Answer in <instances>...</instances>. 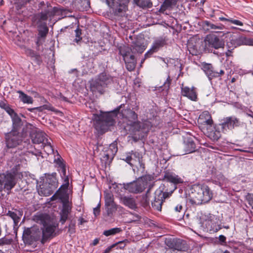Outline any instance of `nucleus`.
Wrapping results in <instances>:
<instances>
[{
  "label": "nucleus",
  "mask_w": 253,
  "mask_h": 253,
  "mask_svg": "<svg viewBox=\"0 0 253 253\" xmlns=\"http://www.w3.org/2000/svg\"><path fill=\"white\" fill-rule=\"evenodd\" d=\"M113 83V78L105 72L99 74L90 83V88L94 94H103L105 88Z\"/></svg>",
  "instance_id": "nucleus-5"
},
{
  "label": "nucleus",
  "mask_w": 253,
  "mask_h": 253,
  "mask_svg": "<svg viewBox=\"0 0 253 253\" xmlns=\"http://www.w3.org/2000/svg\"><path fill=\"white\" fill-rule=\"evenodd\" d=\"M24 132L11 131L6 135V144L8 147L12 148L18 145L22 140Z\"/></svg>",
  "instance_id": "nucleus-12"
},
{
  "label": "nucleus",
  "mask_w": 253,
  "mask_h": 253,
  "mask_svg": "<svg viewBox=\"0 0 253 253\" xmlns=\"http://www.w3.org/2000/svg\"><path fill=\"white\" fill-rule=\"evenodd\" d=\"M126 64V69L128 71H132L134 70L136 62H128V59L127 58L124 59Z\"/></svg>",
  "instance_id": "nucleus-42"
},
{
  "label": "nucleus",
  "mask_w": 253,
  "mask_h": 253,
  "mask_svg": "<svg viewBox=\"0 0 253 253\" xmlns=\"http://www.w3.org/2000/svg\"><path fill=\"white\" fill-rule=\"evenodd\" d=\"M106 1V3H107V4L110 7H114L115 5V2H114V1L115 0H105Z\"/></svg>",
  "instance_id": "nucleus-52"
},
{
  "label": "nucleus",
  "mask_w": 253,
  "mask_h": 253,
  "mask_svg": "<svg viewBox=\"0 0 253 253\" xmlns=\"http://www.w3.org/2000/svg\"><path fill=\"white\" fill-rule=\"evenodd\" d=\"M70 213V212L61 211L60 214V222L62 223V224H63L67 219L68 217V215Z\"/></svg>",
  "instance_id": "nucleus-44"
},
{
  "label": "nucleus",
  "mask_w": 253,
  "mask_h": 253,
  "mask_svg": "<svg viewBox=\"0 0 253 253\" xmlns=\"http://www.w3.org/2000/svg\"><path fill=\"white\" fill-rule=\"evenodd\" d=\"M133 2L137 6L142 8H150L152 6L151 0H133Z\"/></svg>",
  "instance_id": "nucleus-28"
},
{
  "label": "nucleus",
  "mask_w": 253,
  "mask_h": 253,
  "mask_svg": "<svg viewBox=\"0 0 253 253\" xmlns=\"http://www.w3.org/2000/svg\"><path fill=\"white\" fill-rule=\"evenodd\" d=\"M220 125L223 129H232L235 127L240 125L239 119L235 116L227 117L223 118L221 122Z\"/></svg>",
  "instance_id": "nucleus-14"
},
{
  "label": "nucleus",
  "mask_w": 253,
  "mask_h": 253,
  "mask_svg": "<svg viewBox=\"0 0 253 253\" xmlns=\"http://www.w3.org/2000/svg\"><path fill=\"white\" fill-rule=\"evenodd\" d=\"M181 94L192 101H196L197 99V95L194 87L190 88L187 86L182 85L181 87Z\"/></svg>",
  "instance_id": "nucleus-18"
},
{
  "label": "nucleus",
  "mask_w": 253,
  "mask_h": 253,
  "mask_svg": "<svg viewBox=\"0 0 253 253\" xmlns=\"http://www.w3.org/2000/svg\"><path fill=\"white\" fill-rule=\"evenodd\" d=\"M206 46L218 49L223 47L224 43L222 40L214 35H208L205 39Z\"/></svg>",
  "instance_id": "nucleus-15"
},
{
  "label": "nucleus",
  "mask_w": 253,
  "mask_h": 253,
  "mask_svg": "<svg viewBox=\"0 0 253 253\" xmlns=\"http://www.w3.org/2000/svg\"><path fill=\"white\" fill-rule=\"evenodd\" d=\"M187 47L190 54L193 55H196L200 52V43L196 42L194 43L192 42H188Z\"/></svg>",
  "instance_id": "nucleus-26"
},
{
  "label": "nucleus",
  "mask_w": 253,
  "mask_h": 253,
  "mask_svg": "<svg viewBox=\"0 0 253 253\" xmlns=\"http://www.w3.org/2000/svg\"><path fill=\"white\" fill-rule=\"evenodd\" d=\"M122 231V230L121 228L116 227L104 231L103 232V235H104L106 236L114 235L116 234L120 233Z\"/></svg>",
  "instance_id": "nucleus-37"
},
{
  "label": "nucleus",
  "mask_w": 253,
  "mask_h": 253,
  "mask_svg": "<svg viewBox=\"0 0 253 253\" xmlns=\"http://www.w3.org/2000/svg\"><path fill=\"white\" fill-rule=\"evenodd\" d=\"M202 69L210 80H211L214 77H219L218 71L213 70L211 64L203 63Z\"/></svg>",
  "instance_id": "nucleus-20"
},
{
  "label": "nucleus",
  "mask_w": 253,
  "mask_h": 253,
  "mask_svg": "<svg viewBox=\"0 0 253 253\" xmlns=\"http://www.w3.org/2000/svg\"><path fill=\"white\" fill-rule=\"evenodd\" d=\"M130 125L131 126V128L134 132L140 131L143 127L142 124L139 122L134 121L131 123Z\"/></svg>",
  "instance_id": "nucleus-41"
},
{
  "label": "nucleus",
  "mask_w": 253,
  "mask_h": 253,
  "mask_svg": "<svg viewBox=\"0 0 253 253\" xmlns=\"http://www.w3.org/2000/svg\"><path fill=\"white\" fill-rule=\"evenodd\" d=\"M153 179L152 175H145L139 177L136 181L124 184V188L130 193H140L144 190L148 184L151 183Z\"/></svg>",
  "instance_id": "nucleus-7"
},
{
  "label": "nucleus",
  "mask_w": 253,
  "mask_h": 253,
  "mask_svg": "<svg viewBox=\"0 0 253 253\" xmlns=\"http://www.w3.org/2000/svg\"><path fill=\"white\" fill-rule=\"evenodd\" d=\"M100 204H98L96 208H93V213L95 216L98 215L100 213Z\"/></svg>",
  "instance_id": "nucleus-50"
},
{
  "label": "nucleus",
  "mask_w": 253,
  "mask_h": 253,
  "mask_svg": "<svg viewBox=\"0 0 253 253\" xmlns=\"http://www.w3.org/2000/svg\"><path fill=\"white\" fill-rule=\"evenodd\" d=\"M212 120L211 119V117L210 116V118H208L207 119H205L202 121V123L206 124L208 125L211 126L212 124Z\"/></svg>",
  "instance_id": "nucleus-51"
},
{
  "label": "nucleus",
  "mask_w": 253,
  "mask_h": 253,
  "mask_svg": "<svg viewBox=\"0 0 253 253\" xmlns=\"http://www.w3.org/2000/svg\"><path fill=\"white\" fill-rule=\"evenodd\" d=\"M23 238L25 241L30 244L34 242L42 240V234L41 230L37 227H33L24 230L23 234Z\"/></svg>",
  "instance_id": "nucleus-11"
},
{
  "label": "nucleus",
  "mask_w": 253,
  "mask_h": 253,
  "mask_svg": "<svg viewBox=\"0 0 253 253\" xmlns=\"http://www.w3.org/2000/svg\"><path fill=\"white\" fill-rule=\"evenodd\" d=\"M210 114L207 111H205L203 112L199 116V119L201 120H204L207 119L208 118H210Z\"/></svg>",
  "instance_id": "nucleus-49"
},
{
  "label": "nucleus",
  "mask_w": 253,
  "mask_h": 253,
  "mask_svg": "<svg viewBox=\"0 0 253 253\" xmlns=\"http://www.w3.org/2000/svg\"><path fill=\"white\" fill-rule=\"evenodd\" d=\"M22 49H23L25 53L30 57H31L33 59L36 60H39L40 59V55L37 54L35 51H34L33 50L26 47L25 46L23 47Z\"/></svg>",
  "instance_id": "nucleus-31"
},
{
  "label": "nucleus",
  "mask_w": 253,
  "mask_h": 253,
  "mask_svg": "<svg viewBox=\"0 0 253 253\" xmlns=\"http://www.w3.org/2000/svg\"><path fill=\"white\" fill-rule=\"evenodd\" d=\"M116 246V244H114L112 246L107 248L104 251V253H109V252H110L111 249L115 247Z\"/></svg>",
  "instance_id": "nucleus-59"
},
{
  "label": "nucleus",
  "mask_w": 253,
  "mask_h": 253,
  "mask_svg": "<svg viewBox=\"0 0 253 253\" xmlns=\"http://www.w3.org/2000/svg\"><path fill=\"white\" fill-rule=\"evenodd\" d=\"M10 107L8 105L5 104L3 102H0V107L3 109L5 111L6 110V108Z\"/></svg>",
  "instance_id": "nucleus-55"
},
{
  "label": "nucleus",
  "mask_w": 253,
  "mask_h": 253,
  "mask_svg": "<svg viewBox=\"0 0 253 253\" xmlns=\"http://www.w3.org/2000/svg\"><path fill=\"white\" fill-rule=\"evenodd\" d=\"M122 160L132 168L136 167L141 173L144 172L145 164L143 162L142 156L139 152L132 151L124 155Z\"/></svg>",
  "instance_id": "nucleus-8"
},
{
  "label": "nucleus",
  "mask_w": 253,
  "mask_h": 253,
  "mask_svg": "<svg viewBox=\"0 0 253 253\" xmlns=\"http://www.w3.org/2000/svg\"><path fill=\"white\" fill-rule=\"evenodd\" d=\"M8 164L12 168V169L10 172L0 174V182L3 186V188L10 190L14 187L17 178H20L21 174L18 171L20 164L16 156L13 157Z\"/></svg>",
  "instance_id": "nucleus-3"
},
{
  "label": "nucleus",
  "mask_w": 253,
  "mask_h": 253,
  "mask_svg": "<svg viewBox=\"0 0 253 253\" xmlns=\"http://www.w3.org/2000/svg\"><path fill=\"white\" fill-rule=\"evenodd\" d=\"M66 194L65 190L59 189L51 198V201L57 199L61 200L63 203L62 211L70 212L71 207L68 201L66 200Z\"/></svg>",
  "instance_id": "nucleus-13"
},
{
  "label": "nucleus",
  "mask_w": 253,
  "mask_h": 253,
  "mask_svg": "<svg viewBox=\"0 0 253 253\" xmlns=\"http://www.w3.org/2000/svg\"><path fill=\"white\" fill-rule=\"evenodd\" d=\"M188 197L191 204L200 205L210 201L212 193L206 185H194L188 191Z\"/></svg>",
  "instance_id": "nucleus-4"
},
{
  "label": "nucleus",
  "mask_w": 253,
  "mask_h": 253,
  "mask_svg": "<svg viewBox=\"0 0 253 253\" xmlns=\"http://www.w3.org/2000/svg\"><path fill=\"white\" fill-rule=\"evenodd\" d=\"M105 207L106 213L104 214V218L106 221H109L112 219L113 214L116 211L118 208H122L116 203L106 205Z\"/></svg>",
  "instance_id": "nucleus-17"
},
{
  "label": "nucleus",
  "mask_w": 253,
  "mask_h": 253,
  "mask_svg": "<svg viewBox=\"0 0 253 253\" xmlns=\"http://www.w3.org/2000/svg\"><path fill=\"white\" fill-rule=\"evenodd\" d=\"M248 202H249V205L252 207V208L253 209V197H251L249 198L248 199Z\"/></svg>",
  "instance_id": "nucleus-58"
},
{
  "label": "nucleus",
  "mask_w": 253,
  "mask_h": 253,
  "mask_svg": "<svg viewBox=\"0 0 253 253\" xmlns=\"http://www.w3.org/2000/svg\"><path fill=\"white\" fill-rule=\"evenodd\" d=\"M165 179L171 183L174 184L182 183L183 180L177 175L172 173H168L165 175Z\"/></svg>",
  "instance_id": "nucleus-25"
},
{
  "label": "nucleus",
  "mask_w": 253,
  "mask_h": 253,
  "mask_svg": "<svg viewBox=\"0 0 253 253\" xmlns=\"http://www.w3.org/2000/svg\"><path fill=\"white\" fill-rule=\"evenodd\" d=\"M58 182L55 177L51 176L46 179V181L39 190L40 195L48 196L57 188Z\"/></svg>",
  "instance_id": "nucleus-10"
},
{
  "label": "nucleus",
  "mask_w": 253,
  "mask_h": 253,
  "mask_svg": "<svg viewBox=\"0 0 253 253\" xmlns=\"http://www.w3.org/2000/svg\"><path fill=\"white\" fill-rule=\"evenodd\" d=\"M132 53H142L145 49V46L139 41H136L132 45Z\"/></svg>",
  "instance_id": "nucleus-27"
},
{
  "label": "nucleus",
  "mask_w": 253,
  "mask_h": 253,
  "mask_svg": "<svg viewBox=\"0 0 253 253\" xmlns=\"http://www.w3.org/2000/svg\"><path fill=\"white\" fill-rule=\"evenodd\" d=\"M75 32H76V37L80 38V36L81 34V31L79 29H77V30H76Z\"/></svg>",
  "instance_id": "nucleus-61"
},
{
  "label": "nucleus",
  "mask_w": 253,
  "mask_h": 253,
  "mask_svg": "<svg viewBox=\"0 0 253 253\" xmlns=\"http://www.w3.org/2000/svg\"><path fill=\"white\" fill-rule=\"evenodd\" d=\"M39 222L42 225V238L41 242L44 244L46 240L55 236V230L57 225L53 222L47 214H42L39 217Z\"/></svg>",
  "instance_id": "nucleus-6"
},
{
  "label": "nucleus",
  "mask_w": 253,
  "mask_h": 253,
  "mask_svg": "<svg viewBox=\"0 0 253 253\" xmlns=\"http://www.w3.org/2000/svg\"><path fill=\"white\" fill-rule=\"evenodd\" d=\"M117 151L118 148L117 144L115 143H113L110 145L108 152L106 154V156L108 158H109L110 156L113 157L116 155Z\"/></svg>",
  "instance_id": "nucleus-33"
},
{
  "label": "nucleus",
  "mask_w": 253,
  "mask_h": 253,
  "mask_svg": "<svg viewBox=\"0 0 253 253\" xmlns=\"http://www.w3.org/2000/svg\"><path fill=\"white\" fill-rule=\"evenodd\" d=\"M238 44H246L253 45V39H247L244 37H241L237 39Z\"/></svg>",
  "instance_id": "nucleus-35"
},
{
  "label": "nucleus",
  "mask_w": 253,
  "mask_h": 253,
  "mask_svg": "<svg viewBox=\"0 0 253 253\" xmlns=\"http://www.w3.org/2000/svg\"><path fill=\"white\" fill-rule=\"evenodd\" d=\"M170 78L169 77L167 80L166 81V82H165L164 83V86L166 87H169V84H170Z\"/></svg>",
  "instance_id": "nucleus-56"
},
{
  "label": "nucleus",
  "mask_w": 253,
  "mask_h": 253,
  "mask_svg": "<svg viewBox=\"0 0 253 253\" xmlns=\"http://www.w3.org/2000/svg\"><path fill=\"white\" fill-rule=\"evenodd\" d=\"M172 208L174 209V211L177 212L182 213L184 212V209H183L182 204L179 202H176L172 204Z\"/></svg>",
  "instance_id": "nucleus-40"
},
{
  "label": "nucleus",
  "mask_w": 253,
  "mask_h": 253,
  "mask_svg": "<svg viewBox=\"0 0 253 253\" xmlns=\"http://www.w3.org/2000/svg\"><path fill=\"white\" fill-rule=\"evenodd\" d=\"M128 0H121L120 2L119 3V6L118 9V13H121L124 10H125L126 8V4L128 3Z\"/></svg>",
  "instance_id": "nucleus-46"
},
{
  "label": "nucleus",
  "mask_w": 253,
  "mask_h": 253,
  "mask_svg": "<svg viewBox=\"0 0 253 253\" xmlns=\"http://www.w3.org/2000/svg\"><path fill=\"white\" fill-rule=\"evenodd\" d=\"M12 129L11 131L16 132H23V122L21 118L17 116L12 119Z\"/></svg>",
  "instance_id": "nucleus-23"
},
{
  "label": "nucleus",
  "mask_w": 253,
  "mask_h": 253,
  "mask_svg": "<svg viewBox=\"0 0 253 253\" xmlns=\"http://www.w3.org/2000/svg\"><path fill=\"white\" fill-rule=\"evenodd\" d=\"M28 110L29 111L32 112H34L36 110H38L39 112H42V107H35V108H28Z\"/></svg>",
  "instance_id": "nucleus-53"
},
{
  "label": "nucleus",
  "mask_w": 253,
  "mask_h": 253,
  "mask_svg": "<svg viewBox=\"0 0 253 253\" xmlns=\"http://www.w3.org/2000/svg\"><path fill=\"white\" fill-rule=\"evenodd\" d=\"M56 153H57V158H55L54 162L58 166V167L60 168L61 172L62 173L63 176H66V169L65 165L63 163V159L58 154L57 151H56Z\"/></svg>",
  "instance_id": "nucleus-29"
},
{
  "label": "nucleus",
  "mask_w": 253,
  "mask_h": 253,
  "mask_svg": "<svg viewBox=\"0 0 253 253\" xmlns=\"http://www.w3.org/2000/svg\"><path fill=\"white\" fill-rule=\"evenodd\" d=\"M41 107H42V111L43 109H46V110H52V111L53 110V107L49 105H44L42 106H41Z\"/></svg>",
  "instance_id": "nucleus-54"
},
{
  "label": "nucleus",
  "mask_w": 253,
  "mask_h": 253,
  "mask_svg": "<svg viewBox=\"0 0 253 253\" xmlns=\"http://www.w3.org/2000/svg\"><path fill=\"white\" fill-rule=\"evenodd\" d=\"M165 199L164 193L162 192L157 196H155L154 201L152 203V206L154 209L158 211H161L162 205Z\"/></svg>",
  "instance_id": "nucleus-22"
},
{
  "label": "nucleus",
  "mask_w": 253,
  "mask_h": 253,
  "mask_svg": "<svg viewBox=\"0 0 253 253\" xmlns=\"http://www.w3.org/2000/svg\"><path fill=\"white\" fill-rule=\"evenodd\" d=\"M219 19L222 21H226L230 22V23H231L234 25H237V26H242L243 25V23L241 21H240L238 20L233 19L231 18H227L224 17H219Z\"/></svg>",
  "instance_id": "nucleus-39"
},
{
  "label": "nucleus",
  "mask_w": 253,
  "mask_h": 253,
  "mask_svg": "<svg viewBox=\"0 0 253 253\" xmlns=\"http://www.w3.org/2000/svg\"><path fill=\"white\" fill-rule=\"evenodd\" d=\"M5 111L11 117V119L18 116L17 114L15 112L14 110L10 107L6 108Z\"/></svg>",
  "instance_id": "nucleus-47"
},
{
  "label": "nucleus",
  "mask_w": 253,
  "mask_h": 253,
  "mask_svg": "<svg viewBox=\"0 0 253 253\" xmlns=\"http://www.w3.org/2000/svg\"><path fill=\"white\" fill-rule=\"evenodd\" d=\"M98 242H99L98 239H95V240H94V241H93V245H97V244L98 243Z\"/></svg>",
  "instance_id": "nucleus-62"
},
{
  "label": "nucleus",
  "mask_w": 253,
  "mask_h": 253,
  "mask_svg": "<svg viewBox=\"0 0 253 253\" xmlns=\"http://www.w3.org/2000/svg\"><path fill=\"white\" fill-rule=\"evenodd\" d=\"M7 214L13 220V221L15 224L19 222L20 220V217L15 212L8 211Z\"/></svg>",
  "instance_id": "nucleus-45"
},
{
  "label": "nucleus",
  "mask_w": 253,
  "mask_h": 253,
  "mask_svg": "<svg viewBox=\"0 0 253 253\" xmlns=\"http://www.w3.org/2000/svg\"><path fill=\"white\" fill-rule=\"evenodd\" d=\"M105 206L115 204L114 196L111 192L105 193Z\"/></svg>",
  "instance_id": "nucleus-38"
},
{
  "label": "nucleus",
  "mask_w": 253,
  "mask_h": 253,
  "mask_svg": "<svg viewBox=\"0 0 253 253\" xmlns=\"http://www.w3.org/2000/svg\"><path fill=\"white\" fill-rule=\"evenodd\" d=\"M40 4L42 6V11L34 15L32 21L33 25L38 27L39 38H44L48 31L46 22L48 18L53 17L59 10L57 7H53L47 3L45 4L43 1L41 2Z\"/></svg>",
  "instance_id": "nucleus-2"
},
{
  "label": "nucleus",
  "mask_w": 253,
  "mask_h": 253,
  "mask_svg": "<svg viewBox=\"0 0 253 253\" xmlns=\"http://www.w3.org/2000/svg\"><path fill=\"white\" fill-rule=\"evenodd\" d=\"M40 39H41V38H39V37H38V40H37V42H36V44H37V45L38 46H40V44H41V43H40Z\"/></svg>",
  "instance_id": "nucleus-63"
},
{
  "label": "nucleus",
  "mask_w": 253,
  "mask_h": 253,
  "mask_svg": "<svg viewBox=\"0 0 253 253\" xmlns=\"http://www.w3.org/2000/svg\"><path fill=\"white\" fill-rule=\"evenodd\" d=\"M129 243L128 240L126 239L125 240L120 241L118 242L116 245H119L118 248L120 249H124L127 244Z\"/></svg>",
  "instance_id": "nucleus-48"
},
{
  "label": "nucleus",
  "mask_w": 253,
  "mask_h": 253,
  "mask_svg": "<svg viewBox=\"0 0 253 253\" xmlns=\"http://www.w3.org/2000/svg\"><path fill=\"white\" fill-rule=\"evenodd\" d=\"M50 141L51 139L49 138L48 140H45V142L42 144L44 151L47 155H50L54 153L53 147L51 145Z\"/></svg>",
  "instance_id": "nucleus-32"
},
{
  "label": "nucleus",
  "mask_w": 253,
  "mask_h": 253,
  "mask_svg": "<svg viewBox=\"0 0 253 253\" xmlns=\"http://www.w3.org/2000/svg\"><path fill=\"white\" fill-rule=\"evenodd\" d=\"M166 44V41L164 38H159L156 40L151 47V48L145 54V57L148 56V55L152 54L153 53L157 51L160 47L164 46Z\"/></svg>",
  "instance_id": "nucleus-19"
},
{
  "label": "nucleus",
  "mask_w": 253,
  "mask_h": 253,
  "mask_svg": "<svg viewBox=\"0 0 253 253\" xmlns=\"http://www.w3.org/2000/svg\"><path fill=\"white\" fill-rule=\"evenodd\" d=\"M126 58L129 60L128 62H136L133 55H131L129 57H126Z\"/></svg>",
  "instance_id": "nucleus-57"
},
{
  "label": "nucleus",
  "mask_w": 253,
  "mask_h": 253,
  "mask_svg": "<svg viewBox=\"0 0 253 253\" xmlns=\"http://www.w3.org/2000/svg\"><path fill=\"white\" fill-rule=\"evenodd\" d=\"M80 222L81 224H82L83 223L85 222V220H84V219L83 218H81L80 219Z\"/></svg>",
  "instance_id": "nucleus-64"
},
{
  "label": "nucleus",
  "mask_w": 253,
  "mask_h": 253,
  "mask_svg": "<svg viewBox=\"0 0 253 253\" xmlns=\"http://www.w3.org/2000/svg\"><path fill=\"white\" fill-rule=\"evenodd\" d=\"M219 240L221 242L224 243L226 241V237L223 235H220L219 236Z\"/></svg>",
  "instance_id": "nucleus-60"
},
{
  "label": "nucleus",
  "mask_w": 253,
  "mask_h": 253,
  "mask_svg": "<svg viewBox=\"0 0 253 253\" xmlns=\"http://www.w3.org/2000/svg\"><path fill=\"white\" fill-rule=\"evenodd\" d=\"M203 27L206 30H211L213 32L217 33L219 30L223 29L221 25H215L210 21H205L203 22Z\"/></svg>",
  "instance_id": "nucleus-24"
},
{
  "label": "nucleus",
  "mask_w": 253,
  "mask_h": 253,
  "mask_svg": "<svg viewBox=\"0 0 253 253\" xmlns=\"http://www.w3.org/2000/svg\"><path fill=\"white\" fill-rule=\"evenodd\" d=\"M119 52L122 55L124 59H126V57H129L130 51H131L132 48H130L126 46H120L119 48Z\"/></svg>",
  "instance_id": "nucleus-34"
},
{
  "label": "nucleus",
  "mask_w": 253,
  "mask_h": 253,
  "mask_svg": "<svg viewBox=\"0 0 253 253\" xmlns=\"http://www.w3.org/2000/svg\"><path fill=\"white\" fill-rule=\"evenodd\" d=\"M17 93H19V97L21 101L24 103L27 104H32L33 102V99L32 97L28 96V95L24 93L22 91L18 90Z\"/></svg>",
  "instance_id": "nucleus-30"
},
{
  "label": "nucleus",
  "mask_w": 253,
  "mask_h": 253,
  "mask_svg": "<svg viewBox=\"0 0 253 253\" xmlns=\"http://www.w3.org/2000/svg\"><path fill=\"white\" fill-rule=\"evenodd\" d=\"M167 246L165 253H181L182 251L187 250L185 242L180 239H170L166 242Z\"/></svg>",
  "instance_id": "nucleus-9"
},
{
  "label": "nucleus",
  "mask_w": 253,
  "mask_h": 253,
  "mask_svg": "<svg viewBox=\"0 0 253 253\" xmlns=\"http://www.w3.org/2000/svg\"><path fill=\"white\" fill-rule=\"evenodd\" d=\"M14 41L15 43L19 46L20 48H22L25 46V41L22 38V36L17 35L14 38Z\"/></svg>",
  "instance_id": "nucleus-36"
},
{
  "label": "nucleus",
  "mask_w": 253,
  "mask_h": 253,
  "mask_svg": "<svg viewBox=\"0 0 253 253\" xmlns=\"http://www.w3.org/2000/svg\"><path fill=\"white\" fill-rule=\"evenodd\" d=\"M120 199L123 204L131 209L134 210L137 208L135 200L131 196H121Z\"/></svg>",
  "instance_id": "nucleus-21"
},
{
  "label": "nucleus",
  "mask_w": 253,
  "mask_h": 253,
  "mask_svg": "<svg viewBox=\"0 0 253 253\" xmlns=\"http://www.w3.org/2000/svg\"><path fill=\"white\" fill-rule=\"evenodd\" d=\"M30 136L32 142L36 144L42 143L43 144L45 140L48 139L45 133L37 128L32 130Z\"/></svg>",
  "instance_id": "nucleus-16"
},
{
  "label": "nucleus",
  "mask_w": 253,
  "mask_h": 253,
  "mask_svg": "<svg viewBox=\"0 0 253 253\" xmlns=\"http://www.w3.org/2000/svg\"><path fill=\"white\" fill-rule=\"evenodd\" d=\"M125 105L121 104L114 111L109 112H101L94 118V127L101 133L107 131L110 126L115 124L117 114H121L123 117L131 119V123L135 121L137 119V115L129 109H123Z\"/></svg>",
  "instance_id": "nucleus-1"
},
{
  "label": "nucleus",
  "mask_w": 253,
  "mask_h": 253,
  "mask_svg": "<svg viewBox=\"0 0 253 253\" xmlns=\"http://www.w3.org/2000/svg\"><path fill=\"white\" fill-rule=\"evenodd\" d=\"M175 4L170 0H165V1L161 5L160 8V11L164 12L166 9L169 8L172 5Z\"/></svg>",
  "instance_id": "nucleus-43"
}]
</instances>
